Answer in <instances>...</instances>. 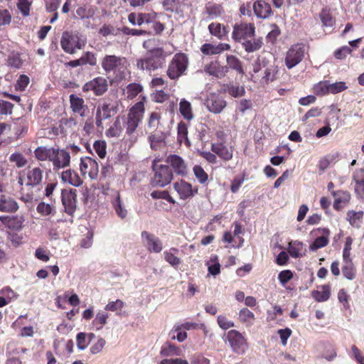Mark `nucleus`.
I'll list each match as a JSON object with an SVG mask.
<instances>
[{"label":"nucleus","mask_w":364,"mask_h":364,"mask_svg":"<svg viewBox=\"0 0 364 364\" xmlns=\"http://www.w3.org/2000/svg\"><path fill=\"white\" fill-rule=\"evenodd\" d=\"M55 153L53 154L51 163L54 170H59L70 166V152L66 149L55 148Z\"/></svg>","instance_id":"12"},{"label":"nucleus","mask_w":364,"mask_h":364,"mask_svg":"<svg viewBox=\"0 0 364 364\" xmlns=\"http://www.w3.org/2000/svg\"><path fill=\"white\" fill-rule=\"evenodd\" d=\"M228 50V44L219 43L215 46L212 43H204L200 47V51L206 55H216Z\"/></svg>","instance_id":"30"},{"label":"nucleus","mask_w":364,"mask_h":364,"mask_svg":"<svg viewBox=\"0 0 364 364\" xmlns=\"http://www.w3.org/2000/svg\"><path fill=\"white\" fill-rule=\"evenodd\" d=\"M347 215L350 224L352 226H358L363 218V213L362 211L355 212L352 210L348 211Z\"/></svg>","instance_id":"60"},{"label":"nucleus","mask_w":364,"mask_h":364,"mask_svg":"<svg viewBox=\"0 0 364 364\" xmlns=\"http://www.w3.org/2000/svg\"><path fill=\"white\" fill-rule=\"evenodd\" d=\"M151 40L144 41L143 48L147 50L146 54L136 60V66L141 70L151 73L163 68L166 63V54L163 48H150Z\"/></svg>","instance_id":"1"},{"label":"nucleus","mask_w":364,"mask_h":364,"mask_svg":"<svg viewBox=\"0 0 364 364\" xmlns=\"http://www.w3.org/2000/svg\"><path fill=\"white\" fill-rule=\"evenodd\" d=\"M208 269L210 274L217 275L220 273V265L217 257H213L207 262Z\"/></svg>","instance_id":"54"},{"label":"nucleus","mask_w":364,"mask_h":364,"mask_svg":"<svg viewBox=\"0 0 364 364\" xmlns=\"http://www.w3.org/2000/svg\"><path fill=\"white\" fill-rule=\"evenodd\" d=\"M141 237L144 245L149 251L159 253L163 250L161 241L155 235L146 231H143L141 232Z\"/></svg>","instance_id":"16"},{"label":"nucleus","mask_w":364,"mask_h":364,"mask_svg":"<svg viewBox=\"0 0 364 364\" xmlns=\"http://www.w3.org/2000/svg\"><path fill=\"white\" fill-rule=\"evenodd\" d=\"M161 115L159 112H153L149 114L147 120V126L149 129L156 131L161 124Z\"/></svg>","instance_id":"41"},{"label":"nucleus","mask_w":364,"mask_h":364,"mask_svg":"<svg viewBox=\"0 0 364 364\" xmlns=\"http://www.w3.org/2000/svg\"><path fill=\"white\" fill-rule=\"evenodd\" d=\"M262 45L263 42L261 38L245 40L242 42L243 48L247 53H252L259 50Z\"/></svg>","instance_id":"35"},{"label":"nucleus","mask_w":364,"mask_h":364,"mask_svg":"<svg viewBox=\"0 0 364 364\" xmlns=\"http://www.w3.org/2000/svg\"><path fill=\"white\" fill-rule=\"evenodd\" d=\"M61 200L65 211L69 215H73L77 207V190L62 189Z\"/></svg>","instance_id":"10"},{"label":"nucleus","mask_w":364,"mask_h":364,"mask_svg":"<svg viewBox=\"0 0 364 364\" xmlns=\"http://www.w3.org/2000/svg\"><path fill=\"white\" fill-rule=\"evenodd\" d=\"M76 14L81 19L92 18L95 14V6L89 4H83L76 9Z\"/></svg>","instance_id":"32"},{"label":"nucleus","mask_w":364,"mask_h":364,"mask_svg":"<svg viewBox=\"0 0 364 364\" xmlns=\"http://www.w3.org/2000/svg\"><path fill=\"white\" fill-rule=\"evenodd\" d=\"M126 58L114 55H107L102 60V67L107 73L117 72L126 67Z\"/></svg>","instance_id":"8"},{"label":"nucleus","mask_w":364,"mask_h":364,"mask_svg":"<svg viewBox=\"0 0 364 364\" xmlns=\"http://www.w3.org/2000/svg\"><path fill=\"white\" fill-rule=\"evenodd\" d=\"M255 35V26L253 24H241L235 26L232 32V38L236 41L246 40L248 37Z\"/></svg>","instance_id":"19"},{"label":"nucleus","mask_w":364,"mask_h":364,"mask_svg":"<svg viewBox=\"0 0 364 364\" xmlns=\"http://www.w3.org/2000/svg\"><path fill=\"white\" fill-rule=\"evenodd\" d=\"M331 194L334 198L333 208L339 210L347 205L350 200V194L346 191H331Z\"/></svg>","instance_id":"23"},{"label":"nucleus","mask_w":364,"mask_h":364,"mask_svg":"<svg viewBox=\"0 0 364 364\" xmlns=\"http://www.w3.org/2000/svg\"><path fill=\"white\" fill-rule=\"evenodd\" d=\"M330 288L328 286H323L321 291L316 290L311 293L312 297L318 302L327 301L330 297Z\"/></svg>","instance_id":"36"},{"label":"nucleus","mask_w":364,"mask_h":364,"mask_svg":"<svg viewBox=\"0 0 364 364\" xmlns=\"http://www.w3.org/2000/svg\"><path fill=\"white\" fill-rule=\"evenodd\" d=\"M26 186L35 187L41 185L43 178V170L40 167H33L28 170Z\"/></svg>","instance_id":"22"},{"label":"nucleus","mask_w":364,"mask_h":364,"mask_svg":"<svg viewBox=\"0 0 364 364\" xmlns=\"http://www.w3.org/2000/svg\"><path fill=\"white\" fill-rule=\"evenodd\" d=\"M18 209L17 202L9 196L4 195L1 196L0 198V211L14 213Z\"/></svg>","instance_id":"28"},{"label":"nucleus","mask_w":364,"mask_h":364,"mask_svg":"<svg viewBox=\"0 0 364 364\" xmlns=\"http://www.w3.org/2000/svg\"><path fill=\"white\" fill-rule=\"evenodd\" d=\"M177 131L178 142L180 144L183 142L189 143L188 138V127L185 122H181L178 124Z\"/></svg>","instance_id":"42"},{"label":"nucleus","mask_w":364,"mask_h":364,"mask_svg":"<svg viewBox=\"0 0 364 364\" xmlns=\"http://www.w3.org/2000/svg\"><path fill=\"white\" fill-rule=\"evenodd\" d=\"M229 68L235 70L241 76L245 74L242 61L233 55H229Z\"/></svg>","instance_id":"51"},{"label":"nucleus","mask_w":364,"mask_h":364,"mask_svg":"<svg viewBox=\"0 0 364 364\" xmlns=\"http://www.w3.org/2000/svg\"><path fill=\"white\" fill-rule=\"evenodd\" d=\"M178 252V250L176 248H171L164 252L165 260L173 267H176L181 263V259L176 256Z\"/></svg>","instance_id":"39"},{"label":"nucleus","mask_w":364,"mask_h":364,"mask_svg":"<svg viewBox=\"0 0 364 364\" xmlns=\"http://www.w3.org/2000/svg\"><path fill=\"white\" fill-rule=\"evenodd\" d=\"M206 105L210 112L219 113L226 106V102L220 94L211 93L206 100Z\"/></svg>","instance_id":"18"},{"label":"nucleus","mask_w":364,"mask_h":364,"mask_svg":"<svg viewBox=\"0 0 364 364\" xmlns=\"http://www.w3.org/2000/svg\"><path fill=\"white\" fill-rule=\"evenodd\" d=\"M182 330L180 326H175L169 334L172 340L177 339L179 342L183 341L187 338V333Z\"/></svg>","instance_id":"57"},{"label":"nucleus","mask_w":364,"mask_h":364,"mask_svg":"<svg viewBox=\"0 0 364 364\" xmlns=\"http://www.w3.org/2000/svg\"><path fill=\"white\" fill-rule=\"evenodd\" d=\"M255 16L259 18H267L272 14L271 5L264 0H257L252 5Z\"/></svg>","instance_id":"21"},{"label":"nucleus","mask_w":364,"mask_h":364,"mask_svg":"<svg viewBox=\"0 0 364 364\" xmlns=\"http://www.w3.org/2000/svg\"><path fill=\"white\" fill-rule=\"evenodd\" d=\"M239 318L242 322L248 324H252L255 320V315L248 309L244 308L240 310Z\"/></svg>","instance_id":"59"},{"label":"nucleus","mask_w":364,"mask_h":364,"mask_svg":"<svg viewBox=\"0 0 364 364\" xmlns=\"http://www.w3.org/2000/svg\"><path fill=\"white\" fill-rule=\"evenodd\" d=\"M173 188L182 200L192 198L198 193L197 187L193 188L190 183L183 179L175 182L173 183Z\"/></svg>","instance_id":"13"},{"label":"nucleus","mask_w":364,"mask_h":364,"mask_svg":"<svg viewBox=\"0 0 364 364\" xmlns=\"http://www.w3.org/2000/svg\"><path fill=\"white\" fill-rule=\"evenodd\" d=\"M143 90V87L138 83H131L127 87V96L133 99Z\"/></svg>","instance_id":"56"},{"label":"nucleus","mask_w":364,"mask_h":364,"mask_svg":"<svg viewBox=\"0 0 364 364\" xmlns=\"http://www.w3.org/2000/svg\"><path fill=\"white\" fill-rule=\"evenodd\" d=\"M108 87L109 85L107 79L99 76L87 82L82 86V90L84 92L92 91L95 95L101 96L107 91Z\"/></svg>","instance_id":"7"},{"label":"nucleus","mask_w":364,"mask_h":364,"mask_svg":"<svg viewBox=\"0 0 364 364\" xmlns=\"http://www.w3.org/2000/svg\"><path fill=\"white\" fill-rule=\"evenodd\" d=\"M306 53V46L304 43H297L291 45L284 58L287 68L290 70L299 65L304 60Z\"/></svg>","instance_id":"5"},{"label":"nucleus","mask_w":364,"mask_h":364,"mask_svg":"<svg viewBox=\"0 0 364 364\" xmlns=\"http://www.w3.org/2000/svg\"><path fill=\"white\" fill-rule=\"evenodd\" d=\"M188 65V56L183 53H177L169 63L167 75L171 80L178 79L187 70Z\"/></svg>","instance_id":"4"},{"label":"nucleus","mask_w":364,"mask_h":364,"mask_svg":"<svg viewBox=\"0 0 364 364\" xmlns=\"http://www.w3.org/2000/svg\"><path fill=\"white\" fill-rule=\"evenodd\" d=\"M9 161L14 163L18 168L23 167L27 164V159L20 152H16L9 156Z\"/></svg>","instance_id":"53"},{"label":"nucleus","mask_w":364,"mask_h":364,"mask_svg":"<svg viewBox=\"0 0 364 364\" xmlns=\"http://www.w3.org/2000/svg\"><path fill=\"white\" fill-rule=\"evenodd\" d=\"M80 170L82 176L88 175L92 180H95L98 176L99 165L95 159L90 156L82 157Z\"/></svg>","instance_id":"9"},{"label":"nucleus","mask_w":364,"mask_h":364,"mask_svg":"<svg viewBox=\"0 0 364 364\" xmlns=\"http://www.w3.org/2000/svg\"><path fill=\"white\" fill-rule=\"evenodd\" d=\"M154 176L150 184L154 188H163L171 183L173 178L171 168L168 165L154 164L153 166Z\"/></svg>","instance_id":"3"},{"label":"nucleus","mask_w":364,"mask_h":364,"mask_svg":"<svg viewBox=\"0 0 364 364\" xmlns=\"http://www.w3.org/2000/svg\"><path fill=\"white\" fill-rule=\"evenodd\" d=\"M60 45L65 53L74 54L77 49L80 50L85 46V42L81 40L78 33L64 31L62 34Z\"/></svg>","instance_id":"6"},{"label":"nucleus","mask_w":364,"mask_h":364,"mask_svg":"<svg viewBox=\"0 0 364 364\" xmlns=\"http://www.w3.org/2000/svg\"><path fill=\"white\" fill-rule=\"evenodd\" d=\"M109 317L106 311H99L92 321V325L96 327L97 330H101L107 323Z\"/></svg>","instance_id":"38"},{"label":"nucleus","mask_w":364,"mask_h":364,"mask_svg":"<svg viewBox=\"0 0 364 364\" xmlns=\"http://www.w3.org/2000/svg\"><path fill=\"white\" fill-rule=\"evenodd\" d=\"M166 162L172 167L176 175L185 176L188 174L187 165L178 155L171 154L168 156Z\"/></svg>","instance_id":"15"},{"label":"nucleus","mask_w":364,"mask_h":364,"mask_svg":"<svg viewBox=\"0 0 364 364\" xmlns=\"http://www.w3.org/2000/svg\"><path fill=\"white\" fill-rule=\"evenodd\" d=\"M193 172L200 183L204 184L208 181V175L200 165H195Z\"/></svg>","instance_id":"43"},{"label":"nucleus","mask_w":364,"mask_h":364,"mask_svg":"<svg viewBox=\"0 0 364 364\" xmlns=\"http://www.w3.org/2000/svg\"><path fill=\"white\" fill-rule=\"evenodd\" d=\"M106 341L103 338H98L97 341L90 347V353L93 355L100 353L103 350Z\"/></svg>","instance_id":"64"},{"label":"nucleus","mask_w":364,"mask_h":364,"mask_svg":"<svg viewBox=\"0 0 364 364\" xmlns=\"http://www.w3.org/2000/svg\"><path fill=\"white\" fill-rule=\"evenodd\" d=\"M223 11V8L218 4H208L205 6V12L211 18L220 16Z\"/></svg>","instance_id":"46"},{"label":"nucleus","mask_w":364,"mask_h":364,"mask_svg":"<svg viewBox=\"0 0 364 364\" xmlns=\"http://www.w3.org/2000/svg\"><path fill=\"white\" fill-rule=\"evenodd\" d=\"M21 229H9V230L6 231L8 239L15 246L19 245L23 239V235L21 232Z\"/></svg>","instance_id":"40"},{"label":"nucleus","mask_w":364,"mask_h":364,"mask_svg":"<svg viewBox=\"0 0 364 364\" xmlns=\"http://www.w3.org/2000/svg\"><path fill=\"white\" fill-rule=\"evenodd\" d=\"M60 179L63 183H68L75 187H79L83 183V180L79 174L73 169L63 171L61 173Z\"/></svg>","instance_id":"24"},{"label":"nucleus","mask_w":364,"mask_h":364,"mask_svg":"<svg viewBox=\"0 0 364 364\" xmlns=\"http://www.w3.org/2000/svg\"><path fill=\"white\" fill-rule=\"evenodd\" d=\"M23 61L21 58L20 54L18 53H11L7 59V65L10 67L19 68L21 67Z\"/></svg>","instance_id":"48"},{"label":"nucleus","mask_w":364,"mask_h":364,"mask_svg":"<svg viewBox=\"0 0 364 364\" xmlns=\"http://www.w3.org/2000/svg\"><path fill=\"white\" fill-rule=\"evenodd\" d=\"M31 2L28 0H18L17 8L23 16H28L30 14Z\"/></svg>","instance_id":"62"},{"label":"nucleus","mask_w":364,"mask_h":364,"mask_svg":"<svg viewBox=\"0 0 364 364\" xmlns=\"http://www.w3.org/2000/svg\"><path fill=\"white\" fill-rule=\"evenodd\" d=\"M328 242V237L326 236H321L317 237L314 242L310 245L309 248L311 251H316V250L325 247Z\"/></svg>","instance_id":"63"},{"label":"nucleus","mask_w":364,"mask_h":364,"mask_svg":"<svg viewBox=\"0 0 364 364\" xmlns=\"http://www.w3.org/2000/svg\"><path fill=\"white\" fill-rule=\"evenodd\" d=\"M208 29L212 35L215 36L220 38L226 33L225 27L219 23H211L208 26Z\"/></svg>","instance_id":"47"},{"label":"nucleus","mask_w":364,"mask_h":364,"mask_svg":"<svg viewBox=\"0 0 364 364\" xmlns=\"http://www.w3.org/2000/svg\"><path fill=\"white\" fill-rule=\"evenodd\" d=\"M181 350L174 345L167 343L161 348V354L164 356L180 355Z\"/></svg>","instance_id":"50"},{"label":"nucleus","mask_w":364,"mask_h":364,"mask_svg":"<svg viewBox=\"0 0 364 364\" xmlns=\"http://www.w3.org/2000/svg\"><path fill=\"white\" fill-rule=\"evenodd\" d=\"M37 213L41 216L53 215L55 213V208L51 203H46L43 201L40 202L36 206Z\"/></svg>","instance_id":"34"},{"label":"nucleus","mask_w":364,"mask_h":364,"mask_svg":"<svg viewBox=\"0 0 364 364\" xmlns=\"http://www.w3.org/2000/svg\"><path fill=\"white\" fill-rule=\"evenodd\" d=\"M124 127L121 116H117L112 125L106 131L107 137H119L122 135Z\"/></svg>","instance_id":"29"},{"label":"nucleus","mask_w":364,"mask_h":364,"mask_svg":"<svg viewBox=\"0 0 364 364\" xmlns=\"http://www.w3.org/2000/svg\"><path fill=\"white\" fill-rule=\"evenodd\" d=\"M70 109L73 113L78 114L81 117H85L89 112V108L83 98L71 94L69 96Z\"/></svg>","instance_id":"14"},{"label":"nucleus","mask_w":364,"mask_h":364,"mask_svg":"<svg viewBox=\"0 0 364 364\" xmlns=\"http://www.w3.org/2000/svg\"><path fill=\"white\" fill-rule=\"evenodd\" d=\"M151 196L154 199H165L170 203L174 204L175 200L170 196L168 191H154L151 192Z\"/></svg>","instance_id":"58"},{"label":"nucleus","mask_w":364,"mask_h":364,"mask_svg":"<svg viewBox=\"0 0 364 364\" xmlns=\"http://www.w3.org/2000/svg\"><path fill=\"white\" fill-rule=\"evenodd\" d=\"M342 272L343 276L348 279H354L355 273L353 262H344V264L342 267Z\"/></svg>","instance_id":"61"},{"label":"nucleus","mask_w":364,"mask_h":364,"mask_svg":"<svg viewBox=\"0 0 364 364\" xmlns=\"http://www.w3.org/2000/svg\"><path fill=\"white\" fill-rule=\"evenodd\" d=\"M319 18L323 27H333L336 24V18L333 14L331 9L328 7H323L319 13Z\"/></svg>","instance_id":"27"},{"label":"nucleus","mask_w":364,"mask_h":364,"mask_svg":"<svg viewBox=\"0 0 364 364\" xmlns=\"http://www.w3.org/2000/svg\"><path fill=\"white\" fill-rule=\"evenodd\" d=\"M180 0H164L162 6L166 11H177L181 7Z\"/></svg>","instance_id":"55"},{"label":"nucleus","mask_w":364,"mask_h":364,"mask_svg":"<svg viewBox=\"0 0 364 364\" xmlns=\"http://www.w3.org/2000/svg\"><path fill=\"white\" fill-rule=\"evenodd\" d=\"M14 105L8 101L0 100V119L4 116L11 114L13 112Z\"/></svg>","instance_id":"49"},{"label":"nucleus","mask_w":364,"mask_h":364,"mask_svg":"<svg viewBox=\"0 0 364 364\" xmlns=\"http://www.w3.org/2000/svg\"><path fill=\"white\" fill-rule=\"evenodd\" d=\"M55 147L41 146L34 150L35 158L41 161H49L51 162L53 154L55 153Z\"/></svg>","instance_id":"25"},{"label":"nucleus","mask_w":364,"mask_h":364,"mask_svg":"<svg viewBox=\"0 0 364 364\" xmlns=\"http://www.w3.org/2000/svg\"><path fill=\"white\" fill-rule=\"evenodd\" d=\"M288 252L294 258L302 257L306 252V249L302 242L299 241H292L289 243Z\"/></svg>","instance_id":"31"},{"label":"nucleus","mask_w":364,"mask_h":364,"mask_svg":"<svg viewBox=\"0 0 364 364\" xmlns=\"http://www.w3.org/2000/svg\"><path fill=\"white\" fill-rule=\"evenodd\" d=\"M93 148L101 159H104L107 154V144L104 140H97L93 144Z\"/></svg>","instance_id":"52"},{"label":"nucleus","mask_w":364,"mask_h":364,"mask_svg":"<svg viewBox=\"0 0 364 364\" xmlns=\"http://www.w3.org/2000/svg\"><path fill=\"white\" fill-rule=\"evenodd\" d=\"M355 183V191L360 194H364V169H360L353 176Z\"/></svg>","instance_id":"37"},{"label":"nucleus","mask_w":364,"mask_h":364,"mask_svg":"<svg viewBox=\"0 0 364 364\" xmlns=\"http://www.w3.org/2000/svg\"><path fill=\"white\" fill-rule=\"evenodd\" d=\"M116 112L114 105L110 103L104 102L97 107L95 124L97 127H102V122L112 117V112Z\"/></svg>","instance_id":"17"},{"label":"nucleus","mask_w":364,"mask_h":364,"mask_svg":"<svg viewBox=\"0 0 364 364\" xmlns=\"http://www.w3.org/2000/svg\"><path fill=\"white\" fill-rule=\"evenodd\" d=\"M112 205L119 217L121 218H125L127 217V210L123 206L119 193H117L116 198L113 200Z\"/></svg>","instance_id":"44"},{"label":"nucleus","mask_w":364,"mask_h":364,"mask_svg":"<svg viewBox=\"0 0 364 364\" xmlns=\"http://www.w3.org/2000/svg\"><path fill=\"white\" fill-rule=\"evenodd\" d=\"M224 136V134L222 132L217 133V141L212 143L211 150L213 153L217 154L219 157L224 160L228 159V147L226 145V141Z\"/></svg>","instance_id":"20"},{"label":"nucleus","mask_w":364,"mask_h":364,"mask_svg":"<svg viewBox=\"0 0 364 364\" xmlns=\"http://www.w3.org/2000/svg\"><path fill=\"white\" fill-rule=\"evenodd\" d=\"M179 112L186 120L190 121L193 118L191 104L185 99H182L179 103Z\"/></svg>","instance_id":"33"},{"label":"nucleus","mask_w":364,"mask_h":364,"mask_svg":"<svg viewBox=\"0 0 364 364\" xmlns=\"http://www.w3.org/2000/svg\"><path fill=\"white\" fill-rule=\"evenodd\" d=\"M229 343L232 350L237 354H242L247 348V343L240 332L232 330L229 331Z\"/></svg>","instance_id":"11"},{"label":"nucleus","mask_w":364,"mask_h":364,"mask_svg":"<svg viewBox=\"0 0 364 364\" xmlns=\"http://www.w3.org/2000/svg\"><path fill=\"white\" fill-rule=\"evenodd\" d=\"M314 92L318 96H323L330 93L329 82L328 81H321L314 86Z\"/></svg>","instance_id":"45"},{"label":"nucleus","mask_w":364,"mask_h":364,"mask_svg":"<svg viewBox=\"0 0 364 364\" xmlns=\"http://www.w3.org/2000/svg\"><path fill=\"white\" fill-rule=\"evenodd\" d=\"M204 70L205 73L218 78L225 77L228 73V67L222 66L218 61L212 62L210 65H206Z\"/></svg>","instance_id":"26"},{"label":"nucleus","mask_w":364,"mask_h":364,"mask_svg":"<svg viewBox=\"0 0 364 364\" xmlns=\"http://www.w3.org/2000/svg\"><path fill=\"white\" fill-rule=\"evenodd\" d=\"M144 100L145 97H143L142 100L135 103L129 109L127 117L121 116L126 134L128 136L132 135L142 122L145 113Z\"/></svg>","instance_id":"2"}]
</instances>
